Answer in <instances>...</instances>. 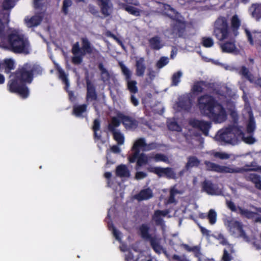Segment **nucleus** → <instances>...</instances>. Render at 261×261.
I'll list each match as a JSON object with an SVG mask.
<instances>
[{"label": "nucleus", "instance_id": "32", "mask_svg": "<svg viewBox=\"0 0 261 261\" xmlns=\"http://www.w3.org/2000/svg\"><path fill=\"white\" fill-rule=\"evenodd\" d=\"M122 7L124 10L130 14L135 16H139L140 15L141 10L137 8L127 5L125 4H122Z\"/></svg>", "mask_w": 261, "mask_h": 261}, {"label": "nucleus", "instance_id": "37", "mask_svg": "<svg viewBox=\"0 0 261 261\" xmlns=\"http://www.w3.org/2000/svg\"><path fill=\"white\" fill-rule=\"evenodd\" d=\"M121 121L118 117H113L111 119V122L108 124V129L110 132L116 130V127H118Z\"/></svg>", "mask_w": 261, "mask_h": 261}, {"label": "nucleus", "instance_id": "57", "mask_svg": "<svg viewBox=\"0 0 261 261\" xmlns=\"http://www.w3.org/2000/svg\"><path fill=\"white\" fill-rule=\"evenodd\" d=\"M244 141L248 144H252L255 142V139L252 136L245 137L243 139Z\"/></svg>", "mask_w": 261, "mask_h": 261}, {"label": "nucleus", "instance_id": "35", "mask_svg": "<svg viewBox=\"0 0 261 261\" xmlns=\"http://www.w3.org/2000/svg\"><path fill=\"white\" fill-rule=\"evenodd\" d=\"M203 86H206V83L204 81H197L194 83L192 87L193 93H201L203 91Z\"/></svg>", "mask_w": 261, "mask_h": 261}, {"label": "nucleus", "instance_id": "13", "mask_svg": "<svg viewBox=\"0 0 261 261\" xmlns=\"http://www.w3.org/2000/svg\"><path fill=\"white\" fill-rule=\"evenodd\" d=\"M189 124L193 128L201 131L205 136H208L210 129L212 126V123L211 122L196 119L191 120Z\"/></svg>", "mask_w": 261, "mask_h": 261}, {"label": "nucleus", "instance_id": "8", "mask_svg": "<svg viewBox=\"0 0 261 261\" xmlns=\"http://www.w3.org/2000/svg\"><path fill=\"white\" fill-rule=\"evenodd\" d=\"M133 153L129 155L128 160L129 163H134L136 162L137 167H142L148 164L151 160L149 158L150 154H146L144 152L140 153L141 149L133 144L131 149Z\"/></svg>", "mask_w": 261, "mask_h": 261}, {"label": "nucleus", "instance_id": "51", "mask_svg": "<svg viewBox=\"0 0 261 261\" xmlns=\"http://www.w3.org/2000/svg\"><path fill=\"white\" fill-rule=\"evenodd\" d=\"M163 214V212L160 210H156L155 211L153 216V219L155 221L156 224H161L163 221L161 218V215Z\"/></svg>", "mask_w": 261, "mask_h": 261}, {"label": "nucleus", "instance_id": "52", "mask_svg": "<svg viewBox=\"0 0 261 261\" xmlns=\"http://www.w3.org/2000/svg\"><path fill=\"white\" fill-rule=\"evenodd\" d=\"M169 63V59L167 57H162L156 63V67L158 68H162Z\"/></svg>", "mask_w": 261, "mask_h": 261}, {"label": "nucleus", "instance_id": "48", "mask_svg": "<svg viewBox=\"0 0 261 261\" xmlns=\"http://www.w3.org/2000/svg\"><path fill=\"white\" fill-rule=\"evenodd\" d=\"M15 6L14 0H4L2 4V7L4 10L11 9Z\"/></svg>", "mask_w": 261, "mask_h": 261}, {"label": "nucleus", "instance_id": "4", "mask_svg": "<svg viewBox=\"0 0 261 261\" xmlns=\"http://www.w3.org/2000/svg\"><path fill=\"white\" fill-rule=\"evenodd\" d=\"M82 47H80L79 42H75L72 46L71 52L73 57L71 62L74 65H79L83 62V57L86 54L90 55L93 53V47L88 39L82 37L81 39Z\"/></svg>", "mask_w": 261, "mask_h": 261}, {"label": "nucleus", "instance_id": "38", "mask_svg": "<svg viewBox=\"0 0 261 261\" xmlns=\"http://www.w3.org/2000/svg\"><path fill=\"white\" fill-rule=\"evenodd\" d=\"M239 73L250 82L252 83L253 82V75L245 66H243L241 67Z\"/></svg>", "mask_w": 261, "mask_h": 261}, {"label": "nucleus", "instance_id": "54", "mask_svg": "<svg viewBox=\"0 0 261 261\" xmlns=\"http://www.w3.org/2000/svg\"><path fill=\"white\" fill-rule=\"evenodd\" d=\"M100 123L98 119H95L93 121L92 129L93 132H97L100 129Z\"/></svg>", "mask_w": 261, "mask_h": 261}, {"label": "nucleus", "instance_id": "28", "mask_svg": "<svg viewBox=\"0 0 261 261\" xmlns=\"http://www.w3.org/2000/svg\"><path fill=\"white\" fill-rule=\"evenodd\" d=\"M87 109V104L74 106L73 108L72 114L76 117H83V113L86 112Z\"/></svg>", "mask_w": 261, "mask_h": 261}, {"label": "nucleus", "instance_id": "9", "mask_svg": "<svg viewBox=\"0 0 261 261\" xmlns=\"http://www.w3.org/2000/svg\"><path fill=\"white\" fill-rule=\"evenodd\" d=\"M227 207L232 212L238 213L242 216L248 219H253L255 223H261V216L257 213L250 211L247 209L243 208L239 206H237L231 200L226 201Z\"/></svg>", "mask_w": 261, "mask_h": 261}, {"label": "nucleus", "instance_id": "27", "mask_svg": "<svg viewBox=\"0 0 261 261\" xmlns=\"http://www.w3.org/2000/svg\"><path fill=\"white\" fill-rule=\"evenodd\" d=\"M116 174L120 177H128L130 176V172L125 165L121 164L116 167Z\"/></svg>", "mask_w": 261, "mask_h": 261}, {"label": "nucleus", "instance_id": "40", "mask_svg": "<svg viewBox=\"0 0 261 261\" xmlns=\"http://www.w3.org/2000/svg\"><path fill=\"white\" fill-rule=\"evenodd\" d=\"M241 25V21L237 15L232 16L231 19V27L233 31H237Z\"/></svg>", "mask_w": 261, "mask_h": 261}, {"label": "nucleus", "instance_id": "34", "mask_svg": "<svg viewBox=\"0 0 261 261\" xmlns=\"http://www.w3.org/2000/svg\"><path fill=\"white\" fill-rule=\"evenodd\" d=\"M256 128L255 121L252 114H250L247 124L246 130L248 134H252Z\"/></svg>", "mask_w": 261, "mask_h": 261}, {"label": "nucleus", "instance_id": "63", "mask_svg": "<svg viewBox=\"0 0 261 261\" xmlns=\"http://www.w3.org/2000/svg\"><path fill=\"white\" fill-rule=\"evenodd\" d=\"M198 226H199V228H200L201 232L203 234L205 235V236H207L210 235V233H209L210 231H209V230H208L207 229H206L204 227H202V226L200 225L199 224H198Z\"/></svg>", "mask_w": 261, "mask_h": 261}, {"label": "nucleus", "instance_id": "56", "mask_svg": "<svg viewBox=\"0 0 261 261\" xmlns=\"http://www.w3.org/2000/svg\"><path fill=\"white\" fill-rule=\"evenodd\" d=\"M222 259L223 261H231L232 259V256L229 254L226 249H224L223 251Z\"/></svg>", "mask_w": 261, "mask_h": 261}, {"label": "nucleus", "instance_id": "19", "mask_svg": "<svg viewBox=\"0 0 261 261\" xmlns=\"http://www.w3.org/2000/svg\"><path fill=\"white\" fill-rule=\"evenodd\" d=\"M150 48L152 50H158L163 47L161 37L158 35L150 38L148 40Z\"/></svg>", "mask_w": 261, "mask_h": 261}, {"label": "nucleus", "instance_id": "1", "mask_svg": "<svg viewBox=\"0 0 261 261\" xmlns=\"http://www.w3.org/2000/svg\"><path fill=\"white\" fill-rule=\"evenodd\" d=\"M42 72V69L39 65L29 63L24 64L16 70L13 79L9 82V90L26 98L29 95V88L26 84L31 83L34 76L40 75Z\"/></svg>", "mask_w": 261, "mask_h": 261}, {"label": "nucleus", "instance_id": "39", "mask_svg": "<svg viewBox=\"0 0 261 261\" xmlns=\"http://www.w3.org/2000/svg\"><path fill=\"white\" fill-rule=\"evenodd\" d=\"M3 66L5 69L6 72H9L11 70L14 69V62L11 59H7L5 60Z\"/></svg>", "mask_w": 261, "mask_h": 261}, {"label": "nucleus", "instance_id": "20", "mask_svg": "<svg viewBox=\"0 0 261 261\" xmlns=\"http://www.w3.org/2000/svg\"><path fill=\"white\" fill-rule=\"evenodd\" d=\"M192 105V100L189 96L181 97L177 103L179 108L186 111H189L191 110Z\"/></svg>", "mask_w": 261, "mask_h": 261}, {"label": "nucleus", "instance_id": "59", "mask_svg": "<svg viewBox=\"0 0 261 261\" xmlns=\"http://www.w3.org/2000/svg\"><path fill=\"white\" fill-rule=\"evenodd\" d=\"M245 33L247 37V39L250 44L253 45V40L251 32L247 29L245 30Z\"/></svg>", "mask_w": 261, "mask_h": 261}, {"label": "nucleus", "instance_id": "16", "mask_svg": "<svg viewBox=\"0 0 261 261\" xmlns=\"http://www.w3.org/2000/svg\"><path fill=\"white\" fill-rule=\"evenodd\" d=\"M133 144L141 149L143 152L154 150L158 148L156 143L152 142L147 143L144 138H139L137 139Z\"/></svg>", "mask_w": 261, "mask_h": 261}, {"label": "nucleus", "instance_id": "41", "mask_svg": "<svg viewBox=\"0 0 261 261\" xmlns=\"http://www.w3.org/2000/svg\"><path fill=\"white\" fill-rule=\"evenodd\" d=\"M111 132L113 133L114 140L119 145H122L124 143V137L122 133L116 130Z\"/></svg>", "mask_w": 261, "mask_h": 261}, {"label": "nucleus", "instance_id": "15", "mask_svg": "<svg viewBox=\"0 0 261 261\" xmlns=\"http://www.w3.org/2000/svg\"><path fill=\"white\" fill-rule=\"evenodd\" d=\"M218 141L226 143H232L236 140L234 139V135L231 132L229 127L219 130L217 135Z\"/></svg>", "mask_w": 261, "mask_h": 261}, {"label": "nucleus", "instance_id": "21", "mask_svg": "<svg viewBox=\"0 0 261 261\" xmlns=\"http://www.w3.org/2000/svg\"><path fill=\"white\" fill-rule=\"evenodd\" d=\"M153 196L152 190L150 188H147L141 190L136 195V198L139 201L148 200Z\"/></svg>", "mask_w": 261, "mask_h": 261}, {"label": "nucleus", "instance_id": "33", "mask_svg": "<svg viewBox=\"0 0 261 261\" xmlns=\"http://www.w3.org/2000/svg\"><path fill=\"white\" fill-rule=\"evenodd\" d=\"M243 169L239 168H232L230 167L225 166H219L218 173H242L243 172Z\"/></svg>", "mask_w": 261, "mask_h": 261}, {"label": "nucleus", "instance_id": "14", "mask_svg": "<svg viewBox=\"0 0 261 261\" xmlns=\"http://www.w3.org/2000/svg\"><path fill=\"white\" fill-rule=\"evenodd\" d=\"M117 117L120 119L121 123L127 129H135L138 126V121L130 116L119 113L117 114Z\"/></svg>", "mask_w": 261, "mask_h": 261}, {"label": "nucleus", "instance_id": "10", "mask_svg": "<svg viewBox=\"0 0 261 261\" xmlns=\"http://www.w3.org/2000/svg\"><path fill=\"white\" fill-rule=\"evenodd\" d=\"M119 66L121 68L122 74L124 76L127 89L130 94L137 93L138 92L137 82L135 80H132V71L122 62H119Z\"/></svg>", "mask_w": 261, "mask_h": 261}, {"label": "nucleus", "instance_id": "12", "mask_svg": "<svg viewBox=\"0 0 261 261\" xmlns=\"http://www.w3.org/2000/svg\"><path fill=\"white\" fill-rule=\"evenodd\" d=\"M224 224L229 231L233 234L238 232L241 237L245 236L246 233L243 229V225L242 222L233 218H229L225 221Z\"/></svg>", "mask_w": 261, "mask_h": 261}, {"label": "nucleus", "instance_id": "26", "mask_svg": "<svg viewBox=\"0 0 261 261\" xmlns=\"http://www.w3.org/2000/svg\"><path fill=\"white\" fill-rule=\"evenodd\" d=\"M252 17L258 20L261 18V4H253L249 8Z\"/></svg>", "mask_w": 261, "mask_h": 261}, {"label": "nucleus", "instance_id": "7", "mask_svg": "<svg viewBox=\"0 0 261 261\" xmlns=\"http://www.w3.org/2000/svg\"><path fill=\"white\" fill-rule=\"evenodd\" d=\"M229 33L227 17L222 16L218 17L214 23L213 35L217 39L223 41L228 37Z\"/></svg>", "mask_w": 261, "mask_h": 261}, {"label": "nucleus", "instance_id": "2", "mask_svg": "<svg viewBox=\"0 0 261 261\" xmlns=\"http://www.w3.org/2000/svg\"><path fill=\"white\" fill-rule=\"evenodd\" d=\"M0 43L5 48L15 54L30 53V42L28 39L16 30L7 34L5 25L1 19Z\"/></svg>", "mask_w": 261, "mask_h": 261}, {"label": "nucleus", "instance_id": "50", "mask_svg": "<svg viewBox=\"0 0 261 261\" xmlns=\"http://www.w3.org/2000/svg\"><path fill=\"white\" fill-rule=\"evenodd\" d=\"M59 76L60 78L62 80L63 83L65 85V89H68L69 87V82L67 78V75L65 74V72L63 70H61L59 71Z\"/></svg>", "mask_w": 261, "mask_h": 261}, {"label": "nucleus", "instance_id": "47", "mask_svg": "<svg viewBox=\"0 0 261 261\" xmlns=\"http://www.w3.org/2000/svg\"><path fill=\"white\" fill-rule=\"evenodd\" d=\"M207 217L209 220L210 223L212 225L214 224L217 220V214L213 209H211L208 213Z\"/></svg>", "mask_w": 261, "mask_h": 261}, {"label": "nucleus", "instance_id": "25", "mask_svg": "<svg viewBox=\"0 0 261 261\" xmlns=\"http://www.w3.org/2000/svg\"><path fill=\"white\" fill-rule=\"evenodd\" d=\"M202 190L207 194L214 195L216 194V189L211 181L205 180L202 184Z\"/></svg>", "mask_w": 261, "mask_h": 261}, {"label": "nucleus", "instance_id": "11", "mask_svg": "<svg viewBox=\"0 0 261 261\" xmlns=\"http://www.w3.org/2000/svg\"><path fill=\"white\" fill-rule=\"evenodd\" d=\"M147 170L149 172L156 174L159 177H165L168 179L176 178V173L170 167H148Z\"/></svg>", "mask_w": 261, "mask_h": 261}, {"label": "nucleus", "instance_id": "46", "mask_svg": "<svg viewBox=\"0 0 261 261\" xmlns=\"http://www.w3.org/2000/svg\"><path fill=\"white\" fill-rule=\"evenodd\" d=\"M182 75L181 71H178L174 73L172 76V85L176 86L180 81V77Z\"/></svg>", "mask_w": 261, "mask_h": 261}, {"label": "nucleus", "instance_id": "43", "mask_svg": "<svg viewBox=\"0 0 261 261\" xmlns=\"http://www.w3.org/2000/svg\"><path fill=\"white\" fill-rule=\"evenodd\" d=\"M204 164L205 165L206 169L207 170L215 171L218 173L220 166L219 165L211 162L210 161H205Z\"/></svg>", "mask_w": 261, "mask_h": 261}, {"label": "nucleus", "instance_id": "29", "mask_svg": "<svg viewBox=\"0 0 261 261\" xmlns=\"http://www.w3.org/2000/svg\"><path fill=\"white\" fill-rule=\"evenodd\" d=\"M187 160V163L185 166L187 170H189L193 167H197L200 164V160L195 156H190L188 158Z\"/></svg>", "mask_w": 261, "mask_h": 261}, {"label": "nucleus", "instance_id": "22", "mask_svg": "<svg viewBox=\"0 0 261 261\" xmlns=\"http://www.w3.org/2000/svg\"><path fill=\"white\" fill-rule=\"evenodd\" d=\"M180 247L184 248L188 252H192L194 254V256L198 258L199 260L200 261L202 253L200 251V247L199 246H194L190 247L186 244H181Z\"/></svg>", "mask_w": 261, "mask_h": 261}, {"label": "nucleus", "instance_id": "5", "mask_svg": "<svg viewBox=\"0 0 261 261\" xmlns=\"http://www.w3.org/2000/svg\"><path fill=\"white\" fill-rule=\"evenodd\" d=\"M179 14L175 16L169 15L172 21L170 24L171 35L175 38H186L187 36L188 22L184 18H178Z\"/></svg>", "mask_w": 261, "mask_h": 261}, {"label": "nucleus", "instance_id": "24", "mask_svg": "<svg viewBox=\"0 0 261 261\" xmlns=\"http://www.w3.org/2000/svg\"><path fill=\"white\" fill-rule=\"evenodd\" d=\"M42 17L40 15H34L30 18H25L26 25L29 28L37 27L40 24Z\"/></svg>", "mask_w": 261, "mask_h": 261}, {"label": "nucleus", "instance_id": "6", "mask_svg": "<svg viewBox=\"0 0 261 261\" xmlns=\"http://www.w3.org/2000/svg\"><path fill=\"white\" fill-rule=\"evenodd\" d=\"M150 227L146 223L141 224L139 227L141 238L145 241H149L150 246L157 253H161L163 250V247L160 244V239L156 235L152 236L149 233Z\"/></svg>", "mask_w": 261, "mask_h": 261}, {"label": "nucleus", "instance_id": "45", "mask_svg": "<svg viewBox=\"0 0 261 261\" xmlns=\"http://www.w3.org/2000/svg\"><path fill=\"white\" fill-rule=\"evenodd\" d=\"M72 2L71 0H63L62 7V12L66 15L69 13L68 8L71 6Z\"/></svg>", "mask_w": 261, "mask_h": 261}, {"label": "nucleus", "instance_id": "58", "mask_svg": "<svg viewBox=\"0 0 261 261\" xmlns=\"http://www.w3.org/2000/svg\"><path fill=\"white\" fill-rule=\"evenodd\" d=\"M135 94H130V100L131 103L135 107L138 106L139 102L138 99L135 96Z\"/></svg>", "mask_w": 261, "mask_h": 261}, {"label": "nucleus", "instance_id": "61", "mask_svg": "<svg viewBox=\"0 0 261 261\" xmlns=\"http://www.w3.org/2000/svg\"><path fill=\"white\" fill-rule=\"evenodd\" d=\"M125 260L126 261H137L135 259L134 255L133 253L132 252H129L126 255H125Z\"/></svg>", "mask_w": 261, "mask_h": 261}, {"label": "nucleus", "instance_id": "17", "mask_svg": "<svg viewBox=\"0 0 261 261\" xmlns=\"http://www.w3.org/2000/svg\"><path fill=\"white\" fill-rule=\"evenodd\" d=\"M87 93L86 99L87 101H92L97 100V93L94 85L88 79H86Z\"/></svg>", "mask_w": 261, "mask_h": 261}, {"label": "nucleus", "instance_id": "23", "mask_svg": "<svg viewBox=\"0 0 261 261\" xmlns=\"http://www.w3.org/2000/svg\"><path fill=\"white\" fill-rule=\"evenodd\" d=\"M246 179L250 181L255 185V187L261 190V177L260 175L255 173H250L246 175Z\"/></svg>", "mask_w": 261, "mask_h": 261}, {"label": "nucleus", "instance_id": "42", "mask_svg": "<svg viewBox=\"0 0 261 261\" xmlns=\"http://www.w3.org/2000/svg\"><path fill=\"white\" fill-rule=\"evenodd\" d=\"M231 132L234 135V139L236 140L237 137H241L244 135V133L241 128L238 126L232 125L229 126Z\"/></svg>", "mask_w": 261, "mask_h": 261}, {"label": "nucleus", "instance_id": "3", "mask_svg": "<svg viewBox=\"0 0 261 261\" xmlns=\"http://www.w3.org/2000/svg\"><path fill=\"white\" fill-rule=\"evenodd\" d=\"M197 103L200 112L215 123H221L227 119L225 109L213 96L204 94L198 98Z\"/></svg>", "mask_w": 261, "mask_h": 261}, {"label": "nucleus", "instance_id": "36", "mask_svg": "<svg viewBox=\"0 0 261 261\" xmlns=\"http://www.w3.org/2000/svg\"><path fill=\"white\" fill-rule=\"evenodd\" d=\"M149 158L151 159H153V160L156 162H163L165 163H169V159L168 156L162 153H158L155 154L150 153V156Z\"/></svg>", "mask_w": 261, "mask_h": 261}, {"label": "nucleus", "instance_id": "60", "mask_svg": "<svg viewBox=\"0 0 261 261\" xmlns=\"http://www.w3.org/2000/svg\"><path fill=\"white\" fill-rule=\"evenodd\" d=\"M112 232L114 236L115 237V239L117 240H120V238L119 237V231L116 229L113 224H112Z\"/></svg>", "mask_w": 261, "mask_h": 261}, {"label": "nucleus", "instance_id": "44", "mask_svg": "<svg viewBox=\"0 0 261 261\" xmlns=\"http://www.w3.org/2000/svg\"><path fill=\"white\" fill-rule=\"evenodd\" d=\"M201 44L203 46L209 48L213 46L214 42L212 38L209 37H203L202 38Z\"/></svg>", "mask_w": 261, "mask_h": 261}, {"label": "nucleus", "instance_id": "18", "mask_svg": "<svg viewBox=\"0 0 261 261\" xmlns=\"http://www.w3.org/2000/svg\"><path fill=\"white\" fill-rule=\"evenodd\" d=\"M136 75L138 77H143L145 72L146 66L143 57L137 59L135 63Z\"/></svg>", "mask_w": 261, "mask_h": 261}, {"label": "nucleus", "instance_id": "64", "mask_svg": "<svg viewBox=\"0 0 261 261\" xmlns=\"http://www.w3.org/2000/svg\"><path fill=\"white\" fill-rule=\"evenodd\" d=\"M168 202L169 203H173L175 202V195L172 192H171L170 193V196L168 198Z\"/></svg>", "mask_w": 261, "mask_h": 261}, {"label": "nucleus", "instance_id": "49", "mask_svg": "<svg viewBox=\"0 0 261 261\" xmlns=\"http://www.w3.org/2000/svg\"><path fill=\"white\" fill-rule=\"evenodd\" d=\"M168 128L172 131L180 132L181 128L176 121H171L168 124Z\"/></svg>", "mask_w": 261, "mask_h": 261}, {"label": "nucleus", "instance_id": "55", "mask_svg": "<svg viewBox=\"0 0 261 261\" xmlns=\"http://www.w3.org/2000/svg\"><path fill=\"white\" fill-rule=\"evenodd\" d=\"M88 8L89 12L94 15H96L98 12L96 7L92 4H89Z\"/></svg>", "mask_w": 261, "mask_h": 261}, {"label": "nucleus", "instance_id": "62", "mask_svg": "<svg viewBox=\"0 0 261 261\" xmlns=\"http://www.w3.org/2000/svg\"><path fill=\"white\" fill-rule=\"evenodd\" d=\"M215 155L221 159H227L229 158V155L225 153L217 152Z\"/></svg>", "mask_w": 261, "mask_h": 261}, {"label": "nucleus", "instance_id": "30", "mask_svg": "<svg viewBox=\"0 0 261 261\" xmlns=\"http://www.w3.org/2000/svg\"><path fill=\"white\" fill-rule=\"evenodd\" d=\"M221 48L222 52L231 53L234 51L236 49V46L234 42L226 41L221 45Z\"/></svg>", "mask_w": 261, "mask_h": 261}, {"label": "nucleus", "instance_id": "31", "mask_svg": "<svg viewBox=\"0 0 261 261\" xmlns=\"http://www.w3.org/2000/svg\"><path fill=\"white\" fill-rule=\"evenodd\" d=\"M98 68L100 71L101 79L103 82L109 81L110 79V74L107 69L105 68L102 63L98 64Z\"/></svg>", "mask_w": 261, "mask_h": 261}, {"label": "nucleus", "instance_id": "53", "mask_svg": "<svg viewBox=\"0 0 261 261\" xmlns=\"http://www.w3.org/2000/svg\"><path fill=\"white\" fill-rule=\"evenodd\" d=\"M147 176V173L143 171H138L135 174V178L137 180L142 179Z\"/></svg>", "mask_w": 261, "mask_h": 261}]
</instances>
